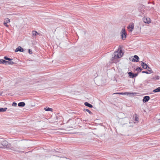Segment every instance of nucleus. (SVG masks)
Returning a JSON list of instances; mask_svg holds the SVG:
<instances>
[{
    "instance_id": "obj_1",
    "label": "nucleus",
    "mask_w": 160,
    "mask_h": 160,
    "mask_svg": "<svg viewBox=\"0 0 160 160\" xmlns=\"http://www.w3.org/2000/svg\"><path fill=\"white\" fill-rule=\"evenodd\" d=\"M123 54L122 50L120 49H118V50L114 52V56L113 58L115 59L121 58Z\"/></svg>"
},
{
    "instance_id": "obj_2",
    "label": "nucleus",
    "mask_w": 160,
    "mask_h": 160,
    "mask_svg": "<svg viewBox=\"0 0 160 160\" xmlns=\"http://www.w3.org/2000/svg\"><path fill=\"white\" fill-rule=\"evenodd\" d=\"M2 146L6 148H9L10 145L8 144V142L5 140H4L0 143V148H2Z\"/></svg>"
},
{
    "instance_id": "obj_3",
    "label": "nucleus",
    "mask_w": 160,
    "mask_h": 160,
    "mask_svg": "<svg viewBox=\"0 0 160 160\" xmlns=\"http://www.w3.org/2000/svg\"><path fill=\"white\" fill-rule=\"evenodd\" d=\"M121 37L123 40H124L126 38V33L125 32V29L123 28L121 32Z\"/></svg>"
},
{
    "instance_id": "obj_4",
    "label": "nucleus",
    "mask_w": 160,
    "mask_h": 160,
    "mask_svg": "<svg viewBox=\"0 0 160 160\" xmlns=\"http://www.w3.org/2000/svg\"><path fill=\"white\" fill-rule=\"evenodd\" d=\"M134 24L133 23H130L128 26V28L129 29V32H131L133 30L134 27Z\"/></svg>"
},
{
    "instance_id": "obj_5",
    "label": "nucleus",
    "mask_w": 160,
    "mask_h": 160,
    "mask_svg": "<svg viewBox=\"0 0 160 160\" xmlns=\"http://www.w3.org/2000/svg\"><path fill=\"white\" fill-rule=\"evenodd\" d=\"M137 93L136 92H126L124 93H122V92H116L114 93L113 94H120V95H128V94H132V95H136Z\"/></svg>"
},
{
    "instance_id": "obj_6",
    "label": "nucleus",
    "mask_w": 160,
    "mask_h": 160,
    "mask_svg": "<svg viewBox=\"0 0 160 160\" xmlns=\"http://www.w3.org/2000/svg\"><path fill=\"white\" fill-rule=\"evenodd\" d=\"M143 21L145 23H149L151 22V20L149 18L144 17L143 19Z\"/></svg>"
},
{
    "instance_id": "obj_7",
    "label": "nucleus",
    "mask_w": 160,
    "mask_h": 160,
    "mask_svg": "<svg viewBox=\"0 0 160 160\" xmlns=\"http://www.w3.org/2000/svg\"><path fill=\"white\" fill-rule=\"evenodd\" d=\"M132 61H134V62H138V59H139V57H138L136 55H135L134 56V58H132L131 57L130 58V60H131V59H132Z\"/></svg>"
},
{
    "instance_id": "obj_8",
    "label": "nucleus",
    "mask_w": 160,
    "mask_h": 160,
    "mask_svg": "<svg viewBox=\"0 0 160 160\" xmlns=\"http://www.w3.org/2000/svg\"><path fill=\"white\" fill-rule=\"evenodd\" d=\"M141 64L142 68L145 69L147 68L148 66L145 63L143 62H141Z\"/></svg>"
},
{
    "instance_id": "obj_9",
    "label": "nucleus",
    "mask_w": 160,
    "mask_h": 160,
    "mask_svg": "<svg viewBox=\"0 0 160 160\" xmlns=\"http://www.w3.org/2000/svg\"><path fill=\"white\" fill-rule=\"evenodd\" d=\"M150 99V97L148 96H145L144 97L143 100V102H147Z\"/></svg>"
},
{
    "instance_id": "obj_10",
    "label": "nucleus",
    "mask_w": 160,
    "mask_h": 160,
    "mask_svg": "<svg viewBox=\"0 0 160 160\" xmlns=\"http://www.w3.org/2000/svg\"><path fill=\"white\" fill-rule=\"evenodd\" d=\"M18 51L23 52V49L21 47L19 46L16 49L15 51V52H16Z\"/></svg>"
},
{
    "instance_id": "obj_11",
    "label": "nucleus",
    "mask_w": 160,
    "mask_h": 160,
    "mask_svg": "<svg viewBox=\"0 0 160 160\" xmlns=\"http://www.w3.org/2000/svg\"><path fill=\"white\" fill-rule=\"evenodd\" d=\"M32 36L33 37H35L36 36L39 35V33H38L36 31H33L32 32Z\"/></svg>"
},
{
    "instance_id": "obj_12",
    "label": "nucleus",
    "mask_w": 160,
    "mask_h": 160,
    "mask_svg": "<svg viewBox=\"0 0 160 160\" xmlns=\"http://www.w3.org/2000/svg\"><path fill=\"white\" fill-rule=\"evenodd\" d=\"M44 109L46 111H51V112L53 111V109L52 108H50L48 107H46V108H44Z\"/></svg>"
},
{
    "instance_id": "obj_13",
    "label": "nucleus",
    "mask_w": 160,
    "mask_h": 160,
    "mask_svg": "<svg viewBox=\"0 0 160 160\" xmlns=\"http://www.w3.org/2000/svg\"><path fill=\"white\" fill-rule=\"evenodd\" d=\"M18 105L19 107H24L25 105V103L24 102H21L19 103Z\"/></svg>"
},
{
    "instance_id": "obj_14",
    "label": "nucleus",
    "mask_w": 160,
    "mask_h": 160,
    "mask_svg": "<svg viewBox=\"0 0 160 160\" xmlns=\"http://www.w3.org/2000/svg\"><path fill=\"white\" fill-rule=\"evenodd\" d=\"M128 74L129 75V76L131 78H133L134 77V74L132 73V72H129Z\"/></svg>"
},
{
    "instance_id": "obj_15",
    "label": "nucleus",
    "mask_w": 160,
    "mask_h": 160,
    "mask_svg": "<svg viewBox=\"0 0 160 160\" xmlns=\"http://www.w3.org/2000/svg\"><path fill=\"white\" fill-rule=\"evenodd\" d=\"M85 106L88 107L89 108H92V106L87 102H85L84 103Z\"/></svg>"
},
{
    "instance_id": "obj_16",
    "label": "nucleus",
    "mask_w": 160,
    "mask_h": 160,
    "mask_svg": "<svg viewBox=\"0 0 160 160\" xmlns=\"http://www.w3.org/2000/svg\"><path fill=\"white\" fill-rule=\"evenodd\" d=\"M160 92V87L158 88L153 91V92Z\"/></svg>"
},
{
    "instance_id": "obj_17",
    "label": "nucleus",
    "mask_w": 160,
    "mask_h": 160,
    "mask_svg": "<svg viewBox=\"0 0 160 160\" xmlns=\"http://www.w3.org/2000/svg\"><path fill=\"white\" fill-rule=\"evenodd\" d=\"M10 22V20L8 18H6L4 19V22L5 23H9Z\"/></svg>"
},
{
    "instance_id": "obj_18",
    "label": "nucleus",
    "mask_w": 160,
    "mask_h": 160,
    "mask_svg": "<svg viewBox=\"0 0 160 160\" xmlns=\"http://www.w3.org/2000/svg\"><path fill=\"white\" fill-rule=\"evenodd\" d=\"M142 73H145L146 74H149V73H151L152 72L151 70L149 71V72H148V70L147 71H142Z\"/></svg>"
},
{
    "instance_id": "obj_19",
    "label": "nucleus",
    "mask_w": 160,
    "mask_h": 160,
    "mask_svg": "<svg viewBox=\"0 0 160 160\" xmlns=\"http://www.w3.org/2000/svg\"><path fill=\"white\" fill-rule=\"evenodd\" d=\"M7 109V108H0V112H4V111H6V110Z\"/></svg>"
},
{
    "instance_id": "obj_20",
    "label": "nucleus",
    "mask_w": 160,
    "mask_h": 160,
    "mask_svg": "<svg viewBox=\"0 0 160 160\" xmlns=\"http://www.w3.org/2000/svg\"><path fill=\"white\" fill-rule=\"evenodd\" d=\"M84 111L88 112H89V113L90 114H92V112L88 109H84Z\"/></svg>"
},
{
    "instance_id": "obj_21",
    "label": "nucleus",
    "mask_w": 160,
    "mask_h": 160,
    "mask_svg": "<svg viewBox=\"0 0 160 160\" xmlns=\"http://www.w3.org/2000/svg\"><path fill=\"white\" fill-rule=\"evenodd\" d=\"M7 62L5 60L3 59H0V63H4V62Z\"/></svg>"
},
{
    "instance_id": "obj_22",
    "label": "nucleus",
    "mask_w": 160,
    "mask_h": 160,
    "mask_svg": "<svg viewBox=\"0 0 160 160\" xmlns=\"http://www.w3.org/2000/svg\"><path fill=\"white\" fill-rule=\"evenodd\" d=\"M142 70V69L139 67H137L136 68V70L138 71L141 72Z\"/></svg>"
},
{
    "instance_id": "obj_23",
    "label": "nucleus",
    "mask_w": 160,
    "mask_h": 160,
    "mask_svg": "<svg viewBox=\"0 0 160 160\" xmlns=\"http://www.w3.org/2000/svg\"><path fill=\"white\" fill-rule=\"evenodd\" d=\"M4 58L6 59V60H9V61H11V60H12V59H10V58H8L6 56H5L4 57Z\"/></svg>"
},
{
    "instance_id": "obj_24",
    "label": "nucleus",
    "mask_w": 160,
    "mask_h": 160,
    "mask_svg": "<svg viewBox=\"0 0 160 160\" xmlns=\"http://www.w3.org/2000/svg\"><path fill=\"white\" fill-rule=\"evenodd\" d=\"M135 120L137 121V122H138V117H137V114H135Z\"/></svg>"
},
{
    "instance_id": "obj_25",
    "label": "nucleus",
    "mask_w": 160,
    "mask_h": 160,
    "mask_svg": "<svg viewBox=\"0 0 160 160\" xmlns=\"http://www.w3.org/2000/svg\"><path fill=\"white\" fill-rule=\"evenodd\" d=\"M7 23L4 22L3 24L6 27H8L9 26L7 24Z\"/></svg>"
},
{
    "instance_id": "obj_26",
    "label": "nucleus",
    "mask_w": 160,
    "mask_h": 160,
    "mask_svg": "<svg viewBox=\"0 0 160 160\" xmlns=\"http://www.w3.org/2000/svg\"><path fill=\"white\" fill-rule=\"evenodd\" d=\"M9 64H14V62L13 61H10L9 62Z\"/></svg>"
},
{
    "instance_id": "obj_27",
    "label": "nucleus",
    "mask_w": 160,
    "mask_h": 160,
    "mask_svg": "<svg viewBox=\"0 0 160 160\" xmlns=\"http://www.w3.org/2000/svg\"><path fill=\"white\" fill-rule=\"evenodd\" d=\"M12 105L13 106H16L17 105V103L15 102L13 103Z\"/></svg>"
},
{
    "instance_id": "obj_28",
    "label": "nucleus",
    "mask_w": 160,
    "mask_h": 160,
    "mask_svg": "<svg viewBox=\"0 0 160 160\" xmlns=\"http://www.w3.org/2000/svg\"><path fill=\"white\" fill-rule=\"evenodd\" d=\"M148 68V72H149V71H150V70H151V72H152V70L151 69V68H150L149 67Z\"/></svg>"
},
{
    "instance_id": "obj_29",
    "label": "nucleus",
    "mask_w": 160,
    "mask_h": 160,
    "mask_svg": "<svg viewBox=\"0 0 160 160\" xmlns=\"http://www.w3.org/2000/svg\"><path fill=\"white\" fill-rule=\"evenodd\" d=\"M138 73L135 74H134V77L137 76L138 75Z\"/></svg>"
},
{
    "instance_id": "obj_30",
    "label": "nucleus",
    "mask_w": 160,
    "mask_h": 160,
    "mask_svg": "<svg viewBox=\"0 0 160 160\" xmlns=\"http://www.w3.org/2000/svg\"><path fill=\"white\" fill-rule=\"evenodd\" d=\"M29 53H32V52H31V51H30V50H29Z\"/></svg>"
},
{
    "instance_id": "obj_31",
    "label": "nucleus",
    "mask_w": 160,
    "mask_h": 160,
    "mask_svg": "<svg viewBox=\"0 0 160 160\" xmlns=\"http://www.w3.org/2000/svg\"><path fill=\"white\" fill-rule=\"evenodd\" d=\"M157 79H159V78H158V76H157Z\"/></svg>"
},
{
    "instance_id": "obj_32",
    "label": "nucleus",
    "mask_w": 160,
    "mask_h": 160,
    "mask_svg": "<svg viewBox=\"0 0 160 160\" xmlns=\"http://www.w3.org/2000/svg\"><path fill=\"white\" fill-rule=\"evenodd\" d=\"M158 121L159 122H160V119L158 120Z\"/></svg>"
}]
</instances>
